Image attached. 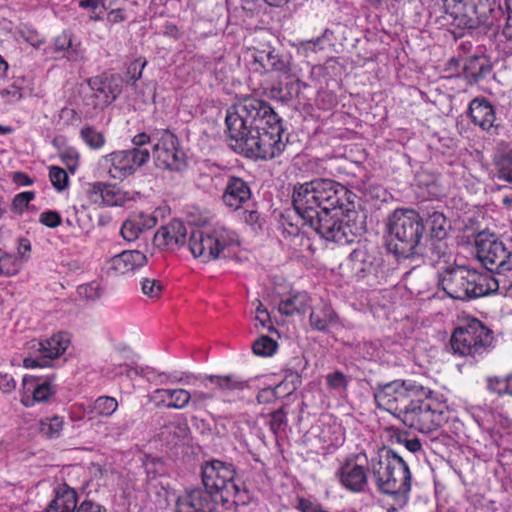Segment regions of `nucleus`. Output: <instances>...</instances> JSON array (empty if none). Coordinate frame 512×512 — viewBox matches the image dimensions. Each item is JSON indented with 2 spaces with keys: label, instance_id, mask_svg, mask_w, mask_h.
I'll use <instances>...</instances> for the list:
<instances>
[{
  "label": "nucleus",
  "instance_id": "1",
  "mask_svg": "<svg viewBox=\"0 0 512 512\" xmlns=\"http://www.w3.org/2000/svg\"><path fill=\"white\" fill-rule=\"evenodd\" d=\"M355 195L326 178L294 186L292 204L305 224L322 238L339 245L354 243L364 232L362 216L355 210Z\"/></svg>",
  "mask_w": 512,
  "mask_h": 512
},
{
  "label": "nucleus",
  "instance_id": "2",
  "mask_svg": "<svg viewBox=\"0 0 512 512\" xmlns=\"http://www.w3.org/2000/svg\"><path fill=\"white\" fill-rule=\"evenodd\" d=\"M225 122L235 148L248 157L272 159L285 148L281 118L261 99L246 97L235 103Z\"/></svg>",
  "mask_w": 512,
  "mask_h": 512
},
{
  "label": "nucleus",
  "instance_id": "3",
  "mask_svg": "<svg viewBox=\"0 0 512 512\" xmlns=\"http://www.w3.org/2000/svg\"><path fill=\"white\" fill-rule=\"evenodd\" d=\"M370 472L380 494L403 495L411 491L409 466L391 449H380L370 458Z\"/></svg>",
  "mask_w": 512,
  "mask_h": 512
},
{
  "label": "nucleus",
  "instance_id": "4",
  "mask_svg": "<svg viewBox=\"0 0 512 512\" xmlns=\"http://www.w3.org/2000/svg\"><path fill=\"white\" fill-rule=\"evenodd\" d=\"M239 247L238 234L224 225L194 230L189 238L191 253L204 263L232 258Z\"/></svg>",
  "mask_w": 512,
  "mask_h": 512
},
{
  "label": "nucleus",
  "instance_id": "5",
  "mask_svg": "<svg viewBox=\"0 0 512 512\" xmlns=\"http://www.w3.org/2000/svg\"><path fill=\"white\" fill-rule=\"evenodd\" d=\"M447 412L448 407L443 396L425 387V394L415 397L399 420L410 429L430 433L447 421Z\"/></svg>",
  "mask_w": 512,
  "mask_h": 512
},
{
  "label": "nucleus",
  "instance_id": "6",
  "mask_svg": "<svg viewBox=\"0 0 512 512\" xmlns=\"http://www.w3.org/2000/svg\"><path fill=\"white\" fill-rule=\"evenodd\" d=\"M202 483L205 492L219 498L223 504H244L246 490L236 483V468L230 462L212 459L202 465Z\"/></svg>",
  "mask_w": 512,
  "mask_h": 512
},
{
  "label": "nucleus",
  "instance_id": "7",
  "mask_svg": "<svg viewBox=\"0 0 512 512\" xmlns=\"http://www.w3.org/2000/svg\"><path fill=\"white\" fill-rule=\"evenodd\" d=\"M389 250L408 258L416 254L423 236L424 225L420 215L412 209H396L388 221Z\"/></svg>",
  "mask_w": 512,
  "mask_h": 512
},
{
  "label": "nucleus",
  "instance_id": "8",
  "mask_svg": "<svg viewBox=\"0 0 512 512\" xmlns=\"http://www.w3.org/2000/svg\"><path fill=\"white\" fill-rule=\"evenodd\" d=\"M453 19L462 29H476L480 25L492 26L503 13L496 0H441Z\"/></svg>",
  "mask_w": 512,
  "mask_h": 512
},
{
  "label": "nucleus",
  "instance_id": "9",
  "mask_svg": "<svg viewBox=\"0 0 512 512\" xmlns=\"http://www.w3.org/2000/svg\"><path fill=\"white\" fill-rule=\"evenodd\" d=\"M424 394L425 387L414 380H394L379 385L374 392V400L379 409L399 420L415 397Z\"/></svg>",
  "mask_w": 512,
  "mask_h": 512
},
{
  "label": "nucleus",
  "instance_id": "10",
  "mask_svg": "<svg viewBox=\"0 0 512 512\" xmlns=\"http://www.w3.org/2000/svg\"><path fill=\"white\" fill-rule=\"evenodd\" d=\"M492 341V332L480 320L473 318L455 328L450 343L455 353L475 358L486 353Z\"/></svg>",
  "mask_w": 512,
  "mask_h": 512
},
{
  "label": "nucleus",
  "instance_id": "11",
  "mask_svg": "<svg viewBox=\"0 0 512 512\" xmlns=\"http://www.w3.org/2000/svg\"><path fill=\"white\" fill-rule=\"evenodd\" d=\"M370 459L365 452L351 453L339 460L334 476L342 489L364 493L369 485Z\"/></svg>",
  "mask_w": 512,
  "mask_h": 512
},
{
  "label": "nucleus",
  "instance_id": "12",
  "mask_svg": "<svg viewBox=\"0 0 512 512\" xmlns=\"http://www.w3.org/2000/svg\"><path fill=\"white\" fill-rule=\"evenodd\" d=\"M69 343L67 335L62 332L44 340L32 339L26 343L30 355L23 359V366L27 369L49 367L54 359L65 353Z\"/></svg>",
  "mask_w": 512,
  "mask_h": 512
},
{
  "label": "nucleus",
  "instance_id": "13",
  "mask_svg": "<svg viewBox=\"0 0 512 512\" xmlns=\"http://www.w3.org/2000/svg\"><path fill=\"white\" fill-rule=\"evenodd\" d=\"M476 255L487 270H508L511 253L496 235L480 232L475 237Z\"/></svg>",
  "mask_w": 512,
  "mask_h": 512
},
{
  "label": "nucleus",
  "instance_id": "14",
  "mask_svg": "<svg viewBox=\"0 0 512 512\" xmlns=\"http://www.w3.org/2000/svg\"><path fill=\"white\" fill-rule=\"evenodd\" d=\"M150 152L145 148H131L114 151L103 157L108 166V174L112 179L122 180L134 174L148 162Z\"/></svg>",
  "mask_w": 512,
  "mask_h": 512
},
{
  "label": "nucleus",
  "instance_id": "15",
  "mask_svg": "<svg viewBox=\"0 0 512 512\" xmlns=\"http://www.w3.org/2000/svg\"><path fill=\"white\" fill-rule=\"evenodd\" d=\"M153 155L157 167L168 170H180L185 164L182 151L178 148L176 136L167 130L153 133Z\"/></svg>",
  "mask_w": 512,
  "mask_h": 512
},
{
  "label": "nucleus",
  "instance_id": "16",
  "mask_svg": "<svg viewBox=\"0 0 512 512\" xmlns=\"http://www.w3.org/2000/svg\"><path fill=\"white\" fill-rule=\"evenodd\" d=\"M439 288H447L455 286V288H498L497 279L492 278L489 274L480 275L474 271H470L464 267H447L438 272Z\"/></svg>",
  "mask_w": 512,
  "mask_h": 512
},
{
  "label": "nucleus",
  "instance_id": "17",
  "mask_svg": "<svg viewBox=\"0 0 512 512\" xmlns=\"http://www.w3.org/2000/svg\"><path fill=\"white\" fill-rule=\"evenodd\" d=\"M87 197L91 204L97 206H124L135 199V194L114 184L94 182L88 185Z\"/></svg>",
  "mask_w": 512,
  "mask_h": 512
},
{
  "label": "nucleus",
  "instance_id": "18",
  "mask_svg": "<svg viewBox=\"0 0 512 512\" xmlns=\"http://www.w3.org/2000/svg\"><path fill=\"white\" fill-rule=\"evenodd\" d=\"M91 94L88 98L94 108H104L111 104L120 94L119 79L114 75H101L88 81Z\"/></svg>",
  "mask_w": 512,
  "mask_h": 512
},
{
  "label": "nucleus",
  "instance_id": "19",
  "mask_svg": "<svg viewBox=\"0 0 512 512\" xmlns=\"http://www.w3.org/2000/svg\"><path fill=\"white\" fill-rule=\"evenodd\" d=\"M207 381L215 387L217 397L224 403H233L240 398V394L249 388V382L240 376L229 375H207Z\"/></svg>",
  "mask_w": 512,
  "mask_h": 512
},
{
  "label": "nucleus",
  "instance_id": "20",
  "mask_svg": "<svg viewBox=\"0 0 512 512\" xmlns=\"http://www.w3.org/2000/svg\"><path fill=\"white\" fill-rule=\"evenodd\" d=\"M213 498L203 489L186 491L176 500V512H214Z\"/></svg>",
  "mask_w": 512,
  "mask_h": 512
},
{
  "label": "nucleus",
  "instance_id": "21",
  "mask_svg": "<svg viewBox=\"0 0 512 512\" xmlns=\"http://www.w3.org/2000/svg\"><path fill=\"white\" fill-rule=\"evenodd\" d=\"M251 198L248 184L238 177H229L222 195L223 203L232 210L242 207Z\"/></svg>",
  "mask_w": 512,
  "mask_h": 512
},
{
  "label": "nucleus",
  "instance_id": "22",
  "mask_svg": "<svg viewBox=\"0 0 512 512\" xmlns=\"http://www.w3.org/2000/svg\"><path fill=\"white\" fill-rule=\"evenodd\" d=\"M469 115L472 122L482 130L488 131L496 126L495 109L485 98H475L470 102Z\"/></svg>",
  "mask_w": 512,
  "mask_h": 512
},
{
  "label": "nucleus",
  "instance_id": "23",
  "mask_svg": "<svg viewBox=\"0 0 512 512\" xmlns=\"http://www.w3.org/2000/svg\"><path fill=\"white\" fill-rule=\"evenodd\" d=\"M309 323L313 330L326 332L331 326L338 323V315L330 303L321 300L312 308Z\"/></svg>",
  "mask_w": 512,
  "mask_h": 512
},
{
  "label": "nucleus",
  "instance_id": "24",
  "mask_svg": "<svg viewBox=\"0 0 512 512\" xmlns=\"http://www.w3.org/2000/svg\"><path fill=\"white\" fill-rule=\"evenodd\" d=\"M187 229L180 220H172L166 226L160 228L154 240L158 246H173L185 243Z\"/></svg>",
  "mask_w": 512,
  "mask_h": 512
},
{
  "label": "nucleus",
  "instance_id": "25",
  "mask_svg": "<svg viewBox=\"0 0 512 512\" xmlns=\"http://www.w3.org/2000/svg\"><path fill=\"white\" fill-rule=\"evenodd\" d=\"M254 58L266 71L276 72L279 77L290 78V61L286 57L275 53L274 50L259 51Z\"/></svg>",
  "mask_w": 512,
  "mask_h": 512
},
{
  "label": "nucleus",
  "instance_id": "26",
  "mask_svg": "<svg viewBox=\"0 0 512 512\" xmlns=\"http://www.w3.org/2000/svg\"><path fill=\"white\" fill-rule=\"evenodd\" d=\"M309 302L310 297L306 290H290L289 293L280 300L278 311L286 316L302 314L307 310Z\"/></svg>",
  "mask_w": 512,
  "mask_h": 512
},
{
  "label": "nucleus",
  "instance_id": "27",
  "mask_svg": "<svg viewBox=\"0 0 512 512\" xmlns=\"http://www.w3.org/2000/svg\"><path fill=\"white\" fill-rule=\"evenodd\" d=\"M77 506V493L66 484L55 489V498L45 512H74Z\"/></svg>",
  "mask_w": 512,
  "mask_h": 512
},
{
  "label": "nucleus",
  "instance_id": "28",
  "mask_svg": "<svg viewBox=\"0 0 512 512\" xmlns=\"http://www.w3.org/2000/svg\"><path fill=\"white\" fill-rule=\"evenodd\" d=\"M491 71L489 61L482 56H472L465 60L462 66L464 78L473 84L485 78Z\"/></svg>",
  "mask_w": 512,
  "mask_h": 512
},
{
  "label": "nucleus",
  "instance_id": "29",
  "mask_svg": "<svg viewBox=\"0 0 512 512\" xmlns=\"http://www.w3.org/2000/svg\"><path fill=\"white\" fill-rule=\"evenodd\" d=\"M54 49L57 52H63L68 61L78 62L84 58V50L81 44L74 43L73 36L68 32H63L54 40Z\"/></svg>",
  "mask_w": 512,
  "mask_h": 512
},
{
  "label": "nucleus",
  "instance_id": "30",
  "mask_svg": "<svg viewBox=\"0 0 512 512\" xmlns=\"http://www.w3.org/2000/svg\"><path fill=\"white\" fill-rule=\"evenodd\" d=\"M24 386L29 390V386L32 388V402H45L52 395L56 393L55 386L53 385L52 378H46L40 380L37 377H24Z\"/></svg>",
  "mask_w": 512,
  "mask_h": 512
},
{
  "label": "nucleus",
  "instance_id": "31",
  "mask_svg": "<svg viewBox=\"0 0 512 512\" xmlns=\"http://www.w3.org/2000/svg\"><path fill=\"white\" fill-rule=\"evenodd\" d=\"M495 164L500 179L512 183V145L499 144L495 154Z\"/></svg>",
  "mask_w": 512,
  "mask_h": 512
},
{
  "label": "nucleus",
  "instance_id": "32",
  "mask_svg": "<svg viewBox=\"0 0 512 512\" xmlns=\"http://www.w3.org/2000/svg\"><path fill=\"white\" fill-rule=\"evenodd\" d=\"M143 255L138 251H124L110 260V269L116 274H125L139 265Z\"/></svg>",
  "mask_w": 512,
  "mask_h": 512
},
{
  "label": "nucleus",
  "instance_id": "33",
  "mask_svg": "<svg viewBox=\"0 0 512 512\" xmlns=\"http://www.w3.org/2000/svg\"><path fill=\"white\" fill-rule=\"evenodd\" d=\"M156 393L162 398H167L170 402L168 408L182 409L191 401V394L185 389H158Z\"/></svg>",
  "mask_w": 512,
  "mask_h": 512
},
{
  "label": "nucleus",
  "instance_id": "34",
  "mask_svg": "<svg viewBox=\"0 0 512 512\" xmlns=\"http://www.w3.org/2000/svg\"><path fill=\"white\" fill-rule=\"evenodd\" d=\"M427 225L430 228L431 235L437 239H444L450 230V224L443 213L434 211L429 214Z\"/></svg>",
  "mask_w": 512,
  "mask_h": 512
},
{
  "label": "nucleus",
  "instance_id": "35",
  "mask_svg": "<svg viewBox=\"0 0 512 512\" xmlns=\"http://www.w3.org/2000/svg\"><path fill=\"white\" fill-rule=\"evenodd\" d=\"M64 418L58 415L40 420V433L47 438H58L64 427Z\"/></svg>",
  "mask_w": 512,
  "mask_h": 512
},
{
  "label": "nucleus",
  "instance_id": "36",
  "mask_svg": "<svg viewBox=\"0 0 512 512\" xmlns=\"http://www.w3.org/2000/svg\"><path fill=\"white\" fill-rule=\"evenodd\" d=\"M348 264L355 270L356 275L365 272L371 264L366 249L363 246H358L353 249L350 253Z\"/></svg>",
  "mask_w": 512,
  "mask_h": 512
},
{
  "label": "nucleus",
  "instance_id": "37",
  "mask_svg": "<svg viewBox=\"0 0 512 512\" xmlns=\"http://www.w3.org/2000/svg\"><path fill=\"white\" fill-rule=\"evenodd\" d=\"M118 408V402L115 398L110 396H100L91 407V413L96 416L109 417Z\"/></svg>",
  "mask_w": 512,
  "mask_h": 512
},
{
  "label": "nucleus",
  "instance_id": "38",
  "mask_svg": "<svg viewBox=\"0 0 512 512\" xmlns=\"http://www.w3.org/2000/svg\"><path fill=\"white\" fill-rule=\"evenodd\" d=\"M80 135L82 140L91 148V149H100L104 146L106 139L102 132L96 130L92 126H84Z\"/></svg>",
  "mask_w": 512,
  "mask_h": 512
},
{
  "label": "nucleus",
  "instance_id": "39",
  "mask_svg": "<svg viewBox=\"0 0 512 512\" xmlns=\"http://www.w3.org/2000/svg\"><path fill=\"white\" fill-rule=\"evenodd\" d=\"M277 342L269 336L262 335L257 338L252 346L254 354L262 357L272 356L277 350Z\"/></svg>",
  "mask_w": 512,
  "mask_h": 512
},
{
  "label": "nucleus",
  "instance_id": "40",
  "mask_svg": "<svg viewBox=\"0 0 512 512\" xmlns=\"http://www.w3.org/2000/svg\"><path fill=\"white\" fill-rule=\"evenodd\" d=\"M443 290V292L450 298L455 300L467 301L479 297H485L492 294H497L499 290Z\"/></svg>",
  "mask_w": 512,
  "mask_h": 512
},
{
  "label": "nucleus",
  "instance_id": "41",
  "mask_svg": "<svg viewBox=\"0 0 512 512\" xmlns=\"http://www.w3.org/2000/svg\"><path fill=\"white\" fill-rule=\"evenodd\" d=\"M22 262L16 256L5 254L0 257V274L4 276H12L18 273Z\"/></svg>",
  "mask_w": 512,
  "mask_h": 512
},
{
  "label": "nucleus",
  "instance_id": "42",
  "mask_svg": "<svg viewBox=\"0 0 512 512\" xmlns=\"http://www.w3.org/2000/svg\"><path fill=\"white\" fill-rule=\"evenodd\" d=\"M256 308H255V327H261L263 329H267L269 331H275V328L272 325L270 314L266 308H264L262 302L259 299H256Z\"/></svg>",
  "mask_w": 512,
  "mask_h": 512
},
{
  "label": "nucleus",
  "instance_id": "43",
  "mask_svg": "<svg viewBox=\"0 0 512 512\" xmlns=\"http://www.w3.org/2000/svg\"><path fill=\"white\" fill-rule=\"evenodd\" d=\"M49 178L53 187L58 191H62L68 186V175L66 171L60 167L51 166L49 168Z\"/></svg>",
  "mask_w": 512,
  "mask_h": 512
},
{
  "label": "nucleus",
  "instance_id": "44",
  "mask_svg": "<svg viewBox=\"0 0 512 512\" xmlns=\"http://www.w3.org/2000/svg\"><path fill=\"white\" fill-rule=\"evenodd\" d=\"M142 232L139 222L133 216L127 219L121 227V235L127 241L136 240Z\"/></svg>",
  "mask_w": 512,
  "mask_h": 512
},
{
  "label": "nucleus",
  "instance_id": "45",
  "mask_svg": "<svg viewBox=\"0 0 512 512\" xmlns=\"http://www.w3.org/2000/svg\"><path fill=\"white\" fill-rule=\"evenodd\" d=\"M327 386L336 391H344L348 387V380L341 371H335L326 376Z\"/></svg>",
  "mask_w": 512,
  "mask_h": 512
},
{
  "label": "nucleus",
  "instance_id": "46",
  "mask_svg": "<svg viewBox=\"0 0 512 512\" xmlns=\"http://www.w3.org/2000/svg\"><path fill=\"white\" fill-rule=\"evenodd\" d=\"M487 389L491 393H495L499 396L508 394L509 395V388H508V381L506 378H500V377H489L487 379Z\"/></svg>",
  "mask_w": 512,
  "mask_h": 512
},
{
  "label": "nucleus",
  "instance_id": "47",
  "mask_svg": "<svg viewBox=\"0 0 512 512\" xmlns=\"http://www.w3.org/2000/svg\"><path fill=\"white\" fill-rule=\"evenodd\" d=\"M161 212V208L155 210L153 214L138 213L132 215L136 221L139 222V226L142 231L153 228L157 224V214Z\"/></svg>",
  "mask_w": 512,
  "mask_h": 512
},
{
  "label": "nucleus",
  "instance_id": "48",
  "mask_svg": "<svg viewBox=\"0 0 512 512\" xmlns=\"http://www.w3.org/2000/svg\"><path fill=\"white\" fill-rule=\"evenodd\" d=\"M35 197L34 192L26 191L17 194L12 201V209L17 213H22L27 208L30 201Z\"/></svg>",
  "mask_w": 512,
  "mask_h": 512
},
{
  "label": "nucleus",
  "instance_id": "49",
  "mask_svg": "<svg viewBox=\"0 0 512 512\" xmlns=\"http://www.w3.org/2000/svg\"><path fill=\"white\" fill-rule=\"evenodd\" d=\"M286 413L283 408L273 411L270 414L269 426L274 434H277L286 424Z\"/></svg>",
  "mask_w": 512,
  "mask_h": 512
},
{
  "label": "nucleus",
  "instance_id": "50",
  "mask_svg": "<svg viewBox=\"0 0 512 512\" xmlns=\"http://www.w3.org/2000/svg\"><path fill=\"white\" fill-rule=\"evenodd\" d=\"M295 508L300 512H327L320 504L304 497L297 498Z\"/></svg>",
  "mask_w": 512,
  "mask_h": 512
},
{
  "label": "nucleus",
  "instance_id": "51",
  "mask_svg": "<svg viewBox=\"0 0 512 512\" xmlns=\"http://www.w3.org/2000/svg\"><path fill=\"white\" fill-rule=\"evenodd\" d=\"M0 96L6 103H15L23 98L22 90L16 85H11L0 91Z\"/></svg>",
  "mask_w": 512,
  "mask_h": 512
},
{
  "label": "nucleus",
  "instance_id": "52",
  "mask_svg": "<svg viewBox=\"0 0 512 512\" xmlns=\"http://www.w3.org/2000/svg\"><path fill=\"white\" fill-rule=\"evenodd\" d=\"M146 64L145 59L138 58L129 65L127 73L133 82L138 81L142 77V72Z\"/></svg>",
  "mask_w": 512,
  "mask_h": 512
},
{
  "label": "nucleus",
  "instance_id": "53",
  "mask_svg": "<svg viewBox=\"0 0 512 512\" xmlns=\"http://www.w3.org/2000/svg\"><path fill=\"white\" fill-rule=\"evenodd\" d=\"M387 496L391 497L393 500V504L388 506L386 508L387 512H398L399 510L403 509L408 501H409V495L410 493H404L403 495L399 494H386Z\"/></svg>",
  "mask_w": 512,
  "mask_h": 512
},
{
  "label": "nucleus",
  "instance_id": "54",
  "mask_svg": "<svg viewBox=\"0 0 512 512\" xmlns=\"http://www.w3.org/2000/svg\"><path fill=\"white\" fill-rule=\"evenodd\" d=\"M191 403L194 407H200L206 404L207 401H210L217 397L216 392H203V391H194L191 394Z\"/></svg>",
  "mask_w": 512,
  "mask_h": 512
},
{
  "label": "nucleus",
  "instance_id": "55",
  "mask_svg": "<svg viewBox=\"0 0 512 512\" xmlns=\"http://www.w3.org/2000/svg\"><path fill=\"white\" fill-rule=\"evenodd\" d=\"M40 222L49 228H56L61 224V217L55 211H46L41 213Z\"/></svg>",
  "mask_w": 512,
  "mask_h": 512
},
{
  "label": "nucleus",
  "instance_id": "56",
  "mask_svg": "<svg viewBox=\"0 0 512 512\" xmlns=\"http://www.w3.org/2000/svg\"><path fill=\"white\" fill-rule=\"evenodd\" d=\"M257 401L260 404H270L276 401L278 398L277 390L275 391L273 387H266L261 389L257 394Z\"/></svg>",
  "mask_w": 512,
  "mask_h": 512
},
{
  "label": "nucleus",
  "instance_id": "57",
  "mask_svg": "<svg viewBox=\"0 0 512 512\" xmlns=\"http://www.w3.org/2000/svg\"><path fill=\"white\" fill-rule=\"evenodd\" d=\"M507 11L506 24L502 30L503 36L512 42V0H505Z\"/></svg>",
  "mask_w": 512,
  "mask_h": 512
},
{
  "label": "nucleus",
  "instance_id": "58",
  "mask_svg": "<svg viewBox=\"0 0 512 512\" xmlns=\"http://www.w3.org/2000/svg\"><path fill=\"white\" fill-rule=\"evenodd\" d=\"M273 388L275 391L277 390V395L279 399L291 395L296 390L295 386L290 385L288 383V380H282Z\"/></svg>",
  "mask_w": 512,
  "mask_h": 512
},
{
  "label": "nucleus",
  "instance_id": "59",
  "mask_svg": "<svg viewBox=\"0 0 512 512\" xmlns=\"http://www.w3.org/2000/svg\"><path fill=\"white\" fill-rule=\"evenodd\" d=\"M16 388V381L9 374H0V390L10 393Z\"/></svg>",
  "mask_w": 512,
  "mask_h": 512
},
{
  "label": "nucleus",
  "instance_id": "60",
  "mask_svg": "<svg viewBox=\"0 0 512 512\" xmlns=\"http://www.w3.org/2000/svg\"><path fill=\"white\" fill-rule=\"evenodd\" d=\"M76 512H106V509L97 503L85 500L81 503Z\"/></svg>",
  "mask_w": 512,
  "mask_h": 512
},
{
  "label": "nucleus",
  "instance_id": "61",
  "mask_svg": "<svg viewBox=\"0 0 512 512\" xmlns=\"http://www.w3.org/2000/svg\"><path fill=\"white\" fill-rule=\"evenodd\" d=\"M151 141L154 142L153 134L148 135L146 133H139V134L135 135L132 139V143L134 145L133 148H142V146L150 143Z\"/></svg>",
  "mask_w": 512,
  "mask_h": 512
},
{
  "label": "nucleus",
  "instance_id": "62",
  "mask_svg": "<svg viewBox=\"0 0 512 512\" xmlns=\"http://www.w3.org/2000/svg\"><path fill=\"white\" fill-rule=\"evenodd\" d=\"M80 7L84 9H88L92 12H97L98 10L101 11L103 7V1L102 0H79Z\"/></svg>",
  "mask_w": 512,
  "mask_h": 512
},
{
  "label": "nucleus",
  "instance_id": "63",
  "mask_svg": "<svg viewBox=\"0 0 512 512\" xmlns=\"http://www.w3.org/2000/svg\"><path fill=\"white\" fill-rule=\"evenodd\" d=\"M283 380H288V383L290 385L295 386L296 389L301 385L302 382L301 375L298 372L292 370L285 371V376Z\"/></svg>",
  "mask_w": 512,
  "mask_h": 512
},
{
  "label": "nucleus",
  "instance_id": "64",
  "mask_svg": "<svg viewBox=\"0 0 512 512\" xmlns=\"http://www.w3.org/2000/svg\"><path fill=\"white\" fill-rule=\"evenodd\" d=\"M107 19L110 23H113V24L120 23L126 19V15H125L124 10L114 9L108 13Z\"/></svg>",
  "mask_w": 512,
  "mask_h": 512
}]
</instances>
